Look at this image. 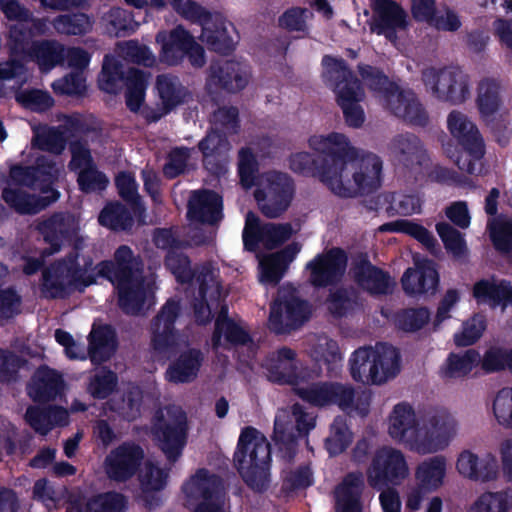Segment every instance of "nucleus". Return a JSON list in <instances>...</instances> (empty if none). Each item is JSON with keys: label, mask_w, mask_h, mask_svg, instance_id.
<instances>
[{"label": "nucleus", "mask_w": 512, "mask_h": 512, "mask_svg": "<svg viewBox=\"0 0 512 512\" xmlns=\"http://www.w3.org/2000/svg\"><path fill=\"white\" fill-rule=\"evenodd\" d=\"M409 25L408 14L403 7L394 0H376L374 16L370 29L377 35H383L389 42L396 43L397 31L407 29Z\"/></svg>", "instance_id": "23"}, {"label": "nucleus", "mask_w": 512, "mask_h": 512, "mask_svg": "<svg viewBox=\"0 0 512 512\" xmlns=\"http://www.w3.org/2000/svg\"><path fill=\"white\" fill-rule=\"evenodd\" d=\"M390 150L395 160L405 168L421 166L425 159L422 141L413 133H401L393 137Z\"/></svg>", "instance_id": "39"}, {"label": "nucleus", "mask_w": 512, "mask_h": 512, "mask_svg": "<svg viewBox=\"0 0 512 512\" xmlns=\"http://www.w3.org/2000/svg\"><path fill=\"white\" fill-rule=\"evenodd\" d=\"M63 376L46 364H41L27 383L28 396L35 403H48L57 399L64 390Z\"/></svg>", "instance_id": "26"}, {"label": "nucleus", "mask_w": 512, "mask_h": 512, "mask_svg": "<svg viewBox=\"0 0 512 512\" xmlns=\"http://www.w3.org/2000/svg\"><path fill=\"white\" fill-rule=\"evenodd\" d=\"M427 307L405 308L395 316L396 326L404 332H416L422 329L430 320Z\"/></svg>", "instance_id": "64"}, {"label": "nucleus", "mask_w": 512, "mask_h": 512, "mask_svg": "<svg viewBox=\"0 0 512 512\" xmlns=\"http://www.w3.org/2000/svg\"><path fill=\"white\" fill-rule=\"evenodd\" d=\"M509 349L499 344L489 346L480 356L479 365L485 374H493L508 371Z\"/></svg>", "instance_id": "62"}, {"label": "nucleus", "mask_w": 512, "mask_h": 512, "mask_svg": "<svg viewBox=\"0 0 512 512\" xmlns=\"http://www.w3.org/2000/svg\"><path fill=\"white\" fill-rule=\"evenodd\" d=\"M181 314L180 300L169 298L151 321V348L166 353L175 346L177 330L175 323Z\"/></svg>", "instance_id": "21"}, {"label": "nucleus", "mask_w": 512, "mask_h": 512, "mask_svg": "<svg viewBox=\"0 0 512 512\" xmlns=\"http://www.w3.org/2000/svg\"><path fill=\"white\" fill-rule=\"evenodd\" d=\"M186 57L194 68H202L206 63L204 48L188 30L178 25L163 40L160 60L169 66H176Z\"/></svg>", "instance_id": "17"}, {"label": "nucleus", "mask_w": 512, "mask_h": 512, "mask_svg": "<svg viewBox=\"0 0 512 512\" xmlns=\"http://www.w3.org/2000/svg\"><path fill=\"white\" fill-rule=\"evenodd\" d=\"M98 222L113 231H125L133 226L134 220L129 209L116 201L104 206L98 216Z\"/></svg>", "instance_id": "53"}, {"label": "nucleus", "mask_w": 512, "mask_h": 512, "mask_svg": "<svg viewBox=\"0 0 512 512\" xmlns=\"http://www.w3.org/2000/svg\"><path fill=\"white\" fill-rule=\"evenodd\" d=\"M350 274L357 286L372 296L392 292L394 283L389 272L373 265L366 252H358L352 257Z\"/></svg>", "instance_id": "19"}, {"label": "nucleus", "mask_w": 512, "mask_h": 512, "mask_svg": "<svg viewBox=\"0 0 512 512\" xmlns=\"http://www.w3.org/2000/svg\"><path fill=\"white\" fill-rule=\"evenodd\" d=\"M419 430L411 405L404 402L395 405L390 417L389 435L393 439L417 449Z\"/></svg>", "instance_id": "34"}, {"label": "nucleus", "mask_w": 512, "mask_h": 512, "mask_svg": "<svg viewBox=\"0 0 512 512\" xmlns=\"http://www.w3.org/2000/svg\"><path fill=\"white\" fill-rule=\"evenodd\" d=\"M187 217L201 224H218L223 218L222 196L209 189L195 191L188 201Z\"/></svg>", "instance_id": "29"}, {"label": "nucleus", "mask_w": 512, "mask_h": 512, "mask_svg": "<svg viewBox=\"0 0 512 512\" xmlns=\"http://www.w3.org/2000/svg\"><path fill=\"white\" fill-rule=\"evenodd\" d=\"M455 420L445 411H437L419 427L417 450L433 453L448 446L455 433Z\"/></svg>", "instance_id": "22"}, {"label": "nucleus", "mask_w": 512, "mask_h": 512, "mask_svg": "<svg viewBox=\"0 0 512 512\" xmlns=\"http://www.w3.org/2000/svg\"><path fill=\"white\" fill-rule=\"evenodd\" d=\"M456 468L461 475L475 481L495 480L498 474V463L494 456L489 454L479 459L470 451H463L459 455Z\"/></svg>", "instance_id": "38"}, {"label": "nucleus", "mask_w": 512, "mask_h": 512, "mask_svg": "<svg viewBox=\"0 0 512 512\" xmlns=\"http://www.w3.org/2000/svg\"><path fill=\"white\" fill-rule=\"evenodd\" d=\"M60 197L58 190L51 195L35 196L20 188L5 187L2 191L4 202L20 215H35L56 202Z\"/></svg>", "instance_id": "31"}, {"label": "nucleus", "mask_w": 512, "mask_h": 512, "mask_svg": "<svg viewBox=\"0 0 512 512\" xmlns=\"http://www.w3.org/2000/svg\"><path fill=\"white\" fill-rule=\"evenodd\" d=\"M99 278L109 281L117 290L118 305L127 315H138L146 300L144 263L139 254L126 244L118 246L111 259L95 266Z\"/></svg>", "instance_id": "2"}, {"label": "nucleus", "mask_w": 512, "mask_h": 512, "mask_svg": "<svg viewBox=\"0 0 512 512\" xmlns=\"http://www.w3.org/2000/svg\"><path fill=\"white\" fill-rule=\"evenodd\" d=\"M234 466L245 484L255 492H265L270 484L271 447L256 428L242 429L233 455Z\"/></svg>", "instance_id": "4"}, {"label": "nucleus", "mask_w": 512, "mask_h": 512, "mask_svg": "<svg viewBox=\"0 0 512 512\" xmlns=\"http://www.w3.org/2000/svg\"><path fill=\"white\" fill-rule=\"evenodd\" d=\"M446 474V459L437 455L421 462L415 471L417 484L426 491L434 492L442 484Z\"/></svg>", "instance_id": "47"}, {"label": "nucleus", "mask_w": 512, "mask_h": 512, "mask_svg": "<svg viewBox=\"0 0 512 512\" xmlns=\"http://www.w3.org/2000/svg\"><path fill=\"white\" fill-rule=\"evenodd\" d=\"M182 491L189 500L200 502L194 512H226L224 509L223 480L206 468H200L182 486Z\"/></svg>", "instance_id": "11"}, {"label": "nucleus", "mask_w": 512, "mask_h": 512, "mask_svg": "<svg viewBox=\"0 0 512 512\" xmlns=\"http://www.w3.org/2000/svg\"><path fill=\"white\" fill-rule=\"evenodd\" d=\"M422 81L432 96L441 101L461 104L470 95L469 78L458 67L426 68Z\"/></svg>", "instance_id": "9"}, {"label": "nucleus", "mask_w": 512, "mask_h": 512, "mask_svg": "<svg viewBox=\"0 0 512 512\" xmlns=\"http://www.w3.org/2000/svg\"><path fill=\"white\" fill-rule=\"evenodd\" d=\"M358 73L369 90L384 101L385 107L396 117L413 126L425 127L429 116L414 92L402 90L378 67L359 63Z\"/></svg>", "instance_id": "3"}, {"label": "nucleus", "mask_w": 512, "mask_h": 512, "mask_svg": "<svg viewBox=\"0 0 512 512\" xmlns=\"http://www.w3.org/2000/svg\"><path fill=\"white\" fill-rule=\"evenodd\" d=\"M440 282L436 263L431 259L417 261L401 277L402 289L408 296L435 294Z\"/></svg>", "instance_id": "25"}, {"label": "nucleus", "mask_w": 512, "mask_h": 512, "mask_svg": "<svg viewBox=\"0 0 512 512\" xmlns=\"http://www.w3.org/2000/svg\"><path fill=\"white\" fill-rule=\"evenodd\" d=\"M322 65L324 81L335 93L346 124L352 128L361 127L365 121V114L359 104L364 97L360 80L342 58L325 55L322 58Z\"/></svg>", "instance_id": "5"}, {"label": "nucleus", "mask_w": 512, "mask_h": 512, "mask_svg": "<svg viewBox=\"0 0 512 512\" xmlns=\"http://www.w3.org/2000/svg\"><path fill=\"white\" fill-rule=\"evenodd\" d=\"M512 508V494L508 490L484 492L472 506L473 512H509Z\"/></svg>", "instance_id": "60"}, {"label": "nucleus", "mask_w": 512, "mask_h": 512, "mask_svg": "<svg viewBox=\"0 0 512 512\" xmlns=\"http://www.w3.org/2000/svg\"><path fill=\"white\" fill-rule=\"evenodd\" d=\"M118 376L107 366H102L90 377L87 386L88 393L97 400L107 399L116 390Z\"/></svg>", "instance_id": "56"}, {"label": "nucleus", "mask_w": 512, "mask_h": 512, "mask_svg": "<svg viewBox=\"0 0 512 512\" xmlns=\"http://www.w3.org/2000/svg\"><path fill=\"white\" fill-rule=\"evenodd\" d=\"M309 146L314 153L297 152L289 157V168L296 174L318 177L335 195L354 198L374 193L381 185L382 160L368 154L358 163V169L349 178L348 165L358 158V151L341 133L312 136Z\"/></svg>", "instance_id": "1"}, {"label": "nucleus", "mask_w": 512, "mask_h": 512, "mask_svg": "<svg viewBox=\"0 0 512 512\" xmlns=\"http://www.w3.org/2000/svg\"><path fill=\"white\" fill-rule=\"evenodd\" d=\"M125 75L122 62L115 56L107 54L103 58L102 69L98 76V87L106 93L117 94L123 86Z\"/></svg>", "instance_id": "49"}, {"label": "nucleus", "mask_w": 512, "mask_h": 512, "mask_svg": "<svg viewBox=\"0 0 512 512\" xmlns=\"http://www.w3.org/2000/svg\"><path fill=\"white\" fill-rule=\"evenodd\" d=\"M156 87L160 99L162 100L165 114L186 103L191 96L189 90L176 76L158 75L156 79Z\"/></svg>", "instance_id": "44"}, {"label": "nucleus", "mask_w": 512, "mask_h": 512, "mask_svg": "<svg viewBox=\"0 0 512 512\" xmlns=\"http://www.w3.org/2000/svg\"><path fill=\"white\" fill-rule=\"evenodd\" d=\"M436 231L443 242V245L448 253L453 258L461 259L468 254V248L464 235L447 222H438L436 224Z\"/></svg>", "instance_id": "57"}, {"label": "nucleus", "mask_w": 512, "mask_h": 512, "mask_svg": "<svg viewBox=\"0 0 512 512\" xmlns=\"http://www.w3.org/2000/svg\"><path fill=\"white\" fill-rule=\"evenodd\" d=\"M140 443L126 440L111 449L103 461L106 477L116 483H126L139 474L145 461Z\"/></svg>", "instance_id": "12"}, {"label": "nucleus", "mask_w": 512, "mask_h": 512, "mask_svg": "<svg viewBox=\"0 0 512 512\" xmlns=\"http://www.w3.org/2000/svg\"><path fill=\"white\" fill-rule=\"evenodd\" d=\"M472 296L477 303H488L504 310L512 306V281L495 277L480 279L472 287Z\"/></svg>", "instance_id": "33"}, {"label": "nucleus", "mask_w": 512, "mask_h": 512, "mask_svg": "<svg viewBox=\"0 0 512 512\" xmlns=\"http://www.w3.org/2000/svg\"><path fill=\"white\" fill-rule=\"evenodd\" d=\"M294 393L302 401L314 407L336 405L342 410L353 406L355 390L352 386L333 381H319L307 385H296Z\"/></svg>", "instance_id": "16"}, {"label": "nucleus", "mask_w": 512, "mask_h": 512, "mask_svg": "<svg viewBox=\"0 0 512 512\" xmlns=\"http://www.w3.org/2000/svg\"><path fill=\"white\" fill-rule=\"evenodd\" d=\"M367 482L375 490L400 485L409 474L404 454L391 447L379 448L367 469Z\"/></svg>", "instance_id": "10"}, {"label": "nucleus", "mask_w": 512, "mask_h": 512, "mask_svg": "<svg viewBox=\"0 0 512 512\" xmlns=\"http://www.w3.org/2000/svg\"><path fill=\"white\" fill-rule=\"evenodd\" d=\"M312 314L311 304L289 293L274 300L270 306L269 329L277 335L288 334L300 328Z\"/></svg>", "instance_id": "13"}, {"label": "nucleus", "mask_w": 512, "mask_h": 512, "mask_svg": "<svg viewBox=\"0 0 512 512\" xmlns=\"http://www.w3.org/2000/svg\"><path fill=\"white\" fill-rule=\"evenodd\" d=\"M349 365L350 375L355 382L379 385L399 373L400 354L388 344L377 349L360 347L352 353Z\"/></svg>", "instance_id": "6"}, {"label": "nucleus", "mask_w": 512, "mask_h": 512, "mask_svg": "<svg viewBox=\"0 0 512 512\" xmlns=\"http://www.w3.org/2000/svg\"><path fill=\"white\" fill-rule=\"evenodd\" d=\"M71 286L73 285L61 268V264L56 261L42 270L40 291L44 298L65 299L71 293Z\"/></svg>", "instance_id": "43"}, {"label": "nucleus", "mask_w": 512, "mask_h": 512, "mask_svg": "<svg viewBox=\"0 0 512 512\" xmlns=\"http://www.w3.org/2000/svg\"><path fill=\"white\" fill-rule=\"evenodd\" d=\"M164 265L179 284H190L195 278V271L191 267L190 258L178 250H168Z\"/></svg>", "instance_id": "58"}, {"label": "nucleus", "mask_w": 512, "mask_h": 512, "mask_svg": "<svg viewBox=\"0 0 512 512\" xmlns=\"http://www.w3.org/2000/svg\"><path fill=\"white\" fill-rule=\"evenodd\" d=\"M293 235L290 223H261L260 218L249 211L242 232L243 246L246 251L256 252L261 243L265 249L273 250L288 241Z\"/></svg>", "instance_id": "14"}, {"label": "nucleus", "mask_w": 512, "mask_h": 512, "mask_svg": "<svg viewBox=\"0 0 512 512\" xmlns=\"http://www.w3.org/2000/svg\"><path fill=\"white\" fill-rule=\"evenodd\" d=\"M272 438L278 448L279 456L287 463L293 462L298 451L300 437L294 431H289L288 426H283L275 421Z\"/></svg>", "instance_id": "63"}, {"label": "nucleus", "mask_w": 512, "mask_h": 512, "mask_svg": "<svg viewBox=\"0 0 512 512\" xmlns=\"http://www.w3.org/2000/svg\"><path fill=\"white\" fill-rule=\"evenodd\" d=\"M26 421L37 433L46 435L54 426L68 424V412L62 406L47 407L30 406L26 410Z\"/></svg>", "instance_id": "41"}, {"label": "nucleus", "mask_w": 512, "mask_h": 512, "mask_svg": "<svg viewBox=\"0 0 512 512\" xmlns=\"http://www.w3.org/2000/svg\"><path fill=\"white\" fill-rule=\"evenodd\" d=\"M447 126L462 148L454 160L455 164L460 170L475 174L478 162L485 154V144L477 126L459 111L450 112Z\"/></svg>", "instance_id": "8"}, {"label": "nucleus", "mask_w": 512, "mask_h": 512, "mask_svg": "<svg viewBox=\"0 0 512 512\" xmlns=\"http://www.w3.org/2000/svg\"><path fill=\"white\" fill-rule=\"evenodd\" d=\"M169 418L159 417L154 423L152 434L170 463H175L182 455L187 444L188 422L186 413L177 410L168 412Z\"/></svg>", "instance_id": "15"}, {"label": "nucleus", "mask_w": 512, "mask_h": 512, "mask_svg": "<svg viewBox=\"0 0 512 512\" xmlns=\"http://www.w3.org/2000/svg\"><path fill=\"white\" fill-rule=\"evenodd\" d=\"M204 168L212 175L219 176L226 171L227 152L230 143L224 133L211 129L198 143Z\"/></svg>", "instance_id": "30"}, {"label": "nucleus", "mask_w": 512, "mask_h": 512, "mask_svg": "<svg viewBox=\"0 0 512 512\" xmlns=\"http://www.w3.org/2000/svg\"><path fill=\"white\" fill-rule=\"evenodd\" d=\"M477 107L483 118L497 113L502 105L501 85L494 78L482 79L477 88Z\"/></svg>", "instance_id": "48"}, {"label": "nucleus", "mask_w": 512, "mask_h": 512, "mask_svg": "<svg viewBox=\"0 0 512 512\" xmlns=\"http://www.w3.org/2000/svg\"><path fill=\"white\" fill-rule=\"evenodd\" d=\"M65 59V49L55 40H36L27 57V61L37 63L43 71H48L61 64Z\"/></svg>", "instance_id": "46"}, {"label": "nucleus", "mask_w": 512, "mask_h": 512, "mask_svg": "<svg viewBox=\"0 0 512 512\" xmlns=\"http://www.w3.org/2000/svg\"><path fill=\"white\" fill-rule=\"evenodd\" d=\"M79 258L80 253L77 247H74L65 257L56 260V262L61 264V268L73 286L80 285L85 288L95 284L99 277L97 271L93 272L91 256H82V264H80Z\"/></svg>", "instance_id": "40"}, {"label": "nucleus", "mask_w": 512, "mask_h": 512, "mask_svg": "<svg viewBox=\"0 0 512 512\" xmlns=\"http://www.w3.org/2000/svg\"><path fill=\"white\" fill-rule=\"evenodd\" d=\"M248 83L246 72L240 62L221 60L212 62L209 66L206 86L209 90H224L235 93L243 90Z\"/></svg>", "instance_id": "28"}, {"label": "nucleus", "mask_w": 512, "mask_h": 512, "mask_svg": "<svg viewBox=\"0 0 512 512\" xmlns=\"http://www.w3.org/2000/svg\"><path fill=\"white\" fill-rule=\"evenodd\" d=\"M34 32L24 23L11 24L8 27L7 48L10 57H18L27 61L34 45Z\"/></svg>", "instance_id": "51"}, {"label": "nucleus", "mask_w": 512, "mask_h": 512, "mask_svg": "<svg viewBox=\"0 0 512 512\" xmlns=\"http://www.w3.org/2000/svg\"><path fill=\"white\" fill-rule=\"evenodd\" d=\"M204 361V354L198 348H189L171 362L165 372L168 382L184 384L194 381Z\"/></svg>", "instance_id": "37"}, {"label": "nucleus", "mask_w": 512, "mask_h": 512, "mask_svg": "<svg viewBox=\"0 0 512 512\" xmlns=\"http://www.w3.org/2000/svg\"><path fill=\"white\" fill-rule=\"evenodd\" d=\"M324 306L333 318H345L359 306V292L353 286H333L328 289Z\"/></svg>", "instance_id": "42"}, {"label": "nucleus", "mask_w": 512, "mask_h": 512, "mask_svg": "<svg viewBox=\"0 0 512 512\" xmlns=\"http://www.w3.org/2000/svg\"><path fill=\"white\" fill-rule=\"evenodd\" d=\"M59 168L51 156H38L34 164L29 166L15 165L10 169V176L16 183L39 189L42 193L51 195L53 184L57 181Z\"/></svg>", "instance_id": "20"}, {"label": "nucleus", "mask_w": 512, "mask_h": 512, "mask_svg": "<svg viewBox=\"0 0 512 512\" xmlns=\"http://www.w3.org/2000/svg\"><path fill=\"white\" fill-rule=\"evenodd\" d=\"M300 250L301 245L298 242H292L279 251L268 255L260 263L261 282L277 285Z\"/></svg>", "instance_id": "36"}, {"label": "nucleus", "mask_w": 512, "mask_h": 512, "mask_svg": "<svg viewBox=\"0 0 512 512\" xmlns=\"http://www.w3.org/2000/svg\"><path fill=\"white\" fill-rule=\"evenodd\" d=\"M479 361L480 353L474 348L462 353L451 352L446 359L443 376L451 379L464 378L479 365Z\"/></svg>", "instance_id": "50"}, {"label": "nucleus", "mask_w": 512, "mask_h": 512, "mask_svg": "<svg viewBox=\"0 0 512 512\" xmlns=\"http://www.w3.org/2000/svg\"><path fill=\"white\" fill-rule=\"evenodd\" d=\"M118 348V338L110 324L93 325L88 335L87 356L93 365L109 361Z\"/></svg>", "instance_id": "32"}, {"label": "nucleus", "mask_w": 512, "mask_h": 512, "mask_svg": "<svg viewBox=\"0 0 512 512\" xmlns=\"http://www.w3.org/2000/svg\"><path fill=\"white\" fill-rule=\"evenodd\" d=\"M36 230L49 245L44 254L53 255L61 250L65 240L71 239L76 234L78 223L72 213L60 211L39 221Z\"/></svg>", "instance_id": "24"}, {"label": "nucleus", "mask_w": 512, "mask_h": 512, "mask_svg": "<svg viewBox=\"0 0 512 512\" xmlns=\"http://www.w3.org/2000/svg\"><path fill=\"white\" fill-rule=\"evenodd\" d=\"M268 380L279 385H291L293 389L300 384L298 359L295 350L283 346L270 354L264 363Z\"/></svg>", "instance_id": "27"}, {"label": "nucleus", "mask_w": 512, "mask_h": 512, "mask_svg": "<svg viewBox=\"0 0 512 512\" xmlns=\"http://www.w3.org/2000/svg\"><path fill=\"white\" fill-rule=\"evenodd\" d=\"M347 265V252L341 247H332L307 263L309 281L315 288L336 286L342 281Z\"/></svg>", "instance_id": "18"}, {"label": "nucleus", "mask_w": 512, "mask_h": 512, "mask_svg": "<svg viewBox=\"0 0 512 512\" xmlns=\"http://www.w3.org/2000/svg\"><path fill=\"white\" fill-rule=\"evenodd\" d=\"M353 433L344 416H336L330 426V435L325 440V448L330 456L343 453L352 443Z\"/></svg>", "instance_id": "54"}, {"label": "nucleus", "mask_w": 512, "mask_h": 512, "mask_svg": "<svg viewBox=\"0 0 512 512\" xmlns=\"http://www.w3.org/2000/svg\"><path fill=\"white\" fill-rule=\"evenodd\" d=\"M364 486L363 475L360 472L348 473L341 484L342 497L337 506L346 507L347 505L354 512H362L359 503V495Z\"/></svg>", "instance_id": "61"}, {"label": "nucleus", "mask_w": 512, "mask_h": 512, "mask_svg": "<svg viewBox=\"0 0 512 512\" xmlns=\"http://www.w3.org/2000/svg\"><path fill=\"white\" fill-rule=\"evenodd\" d=\"M228 26L234 30L220 14H215L201 30L200 39L208 49L221 55H230L236 48V41L230 35Z\"/></svg>", "instance_id": "35"}, {"label": "nucleus", "mask_w": 512, "mask_h": 512, "mask_svg": "<svg viewBox=\"0 0 512 512\" xmlns=\"http://www.w3.org/2000/svg\"><path fill=\"white\" fill-rule=\"evenodd\" d=\"M142 401V391L133 386L124 390L120 395L110 398L107 405L109 410L117 414L119 418L132 422L141 415Z\"/></svg>", "instance_id": "45"}, {"label": "nucleus", "mask_w": 512, "mask_h": 512, "mask_svg": "<svg viewBox=\"0 0 512 512\" xmlns=\"http://www.w3.org/2000/svg\"><path fill=\"white\" fill-rule=\"evenodd\" d=\"M382 230L407 234L427 248L434 247L436 239L423 225L407 219H399L383 225Z\"/></svg>", "instance_id": "59"}, {"label": "nucleus", "mask_w": 512, "mask_h": 512, "mask_svg": "<svg viewBox=\"0 0 512 512\" xmlns=\"http://www.w3.org/2000/svg\"><path fill=\"white\" fill-rule=\"evenodd\" d=\"M295 195V182L285 172L268 171L254 191V198L261 213L270 219L284 214L290 207Z\"/></svg>", "instance_id": "7"}, {"label": "nucleus", "mask_w": 512, "mask_h": 512, "mask_svg": "<svg viewBox=\"0 0 512 512\" xmlns=\"http://www.w3.org/2000/svg\"><path fill=\"white\" fill-rule=\"evenodd\" d=\"M126 509V496L113 490L90 497L86 502L84 512H125Z\"/></svg>", "instance_id": "55"}, {"label": "nucleus", "mask_w": 512, "mask_h": 512, "mask_svg": "<svg viewBox=\"0 0 512 512\" xmlns=\"http://www.w3.org/2000/svg\"><path fill=\"white\" fill-rule=\"evenodd\" d=\"M52 24L57 33L67 36H84L93 28L92 18L84 12L60 14Z\"/></svg>", "instance_id": "52"}]
</instances>
